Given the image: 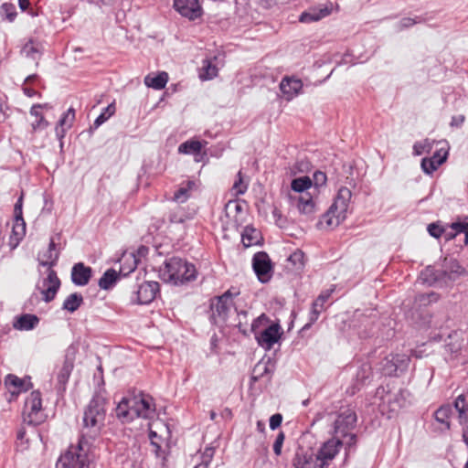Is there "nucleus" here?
Returning <instances> with one entry per match:
<instances>
[{"instance_id":"nucleus-1","label":"nucleus","mask_w":468,"mask_h":468,"mask_svg":"<svg viewBox=\"0 0 468 468\" xmlns=\"http://www.w3.org/2000/svg\"><path fill=\"white\" fill-rule=\"evenodd\" d=\"M312 187L313 181L307 176L294 178L291 182L287 197L290 206L296 208L302 215L311 216L316 210L314 197L309 191Z\"/></svg>"},{"instance_id":"nucleus-2","label":"nucleus","mask_w":468,"mask_h":468,"mask_svg":"<svg viewBox=\"0 0 468 468\" xmlns=\"http://www.w3.org/2000/svg\"><path fill=\"white\" fill-rule=\"evenodd\" d=\"M59 257V251L57 249V245L53 239H50L48 248L38 254V261L42 266H48L51 268L54 266ZM60 286V281L57 276L55 271L48 269L47 278L43 279L38 288L43 294L45 302H50L54 299L58 288Z\"/></svg>"},{"instance_id":"nucleus-3","label":"nucleus","mask_w":468,"mask_h":468,"mask_svg":"<svg viewBox=\"0 0 468 468\" xmlns=\"http://www.w3.org/2000/svg\"><path fill=\"white\" fill-rule=\"evenodd\" d=\"M160 277L165 282L175 285L194 281L197 278L195 265L178 257H172L165 261L160 270Z\"/></svg>"},{"instance_id":"nucleus-4","label":"nucleus","mask_w":468,"mask_h":468,"mask_svg":"<svg viewBox=\"0 0 468 468\" xmlns=\"http://www.w3.org/2000/svg\"><path fill=\"white\" fill-rule=\"evenodd\" d=\"M351 197L352 192L349 188L340 187L333 204L323 215L319 224L331 229L339 226L346 218Z\"/></svg>"},{"instance_id":"nucleus-5","label":"nucleus","mask_w":468,"mask_h":468,"mask_svg":"<svg viewBox=\"0 0 468 468\" xmlns=\"http://www.w3.org/2000/svg\"><path fill=\"white\" fill-rule=\"evenodd\" d=\"M356 414L351 408L340 410L333 424V437L345 441L346 448H351L356 443V436L352 432L356 423Z\"/></svg>"},{"instance_id":"nucleus-6","label":"nucleus","mask_w":468,"mask_h":468,"mask_svg":"<svg viewBox=\"0 0 468 468\" xmlns=\"http://www.w3.org/2000/svg\"><path fill=\"white\" fill-rule=\"evenodd\" d=\"M90 462L88 443L80 440L59 456L56 468H90Z\"/></svg>"},{"instance_id":"nucleus-7","label":"nucleus","mask_w":468,"mask_h":468,"mask_svg":"<svg viewBox=\"0 0 468 468\" xmlns=\"http://www.w3.org/2000/svg\"><path fill=\"white\" fill-rule=\"evenodd\" d=\"M105 399L95 396L90 401L83 414V427L90 429L93 435H97L103 426L106 410Z\"/></svg>"},{"instance_id":"nucleus-8","label":"nucleus","mask_w":468,"mask_h":468,"mask_svg":"<svg viewBox=\"0 0 468 468\" xmlns=\"http://www.w3.org/2000/svg\"><path fill=\"white\" fill-rule=\"evenodd\" d=\"M463 271L464 269L456 260L445 259L442 270L435 271L433 268L429 266L421 272L420 278L423 282H428L429 284H432L440 281L446 282L447 280L454 281L457 277L462 275Z\"/></svg>"},{"instance_id":"nucleus-9","label":"nucleus","mask_w":468,"mask_h":468,"mask_svg":"<svg viewBox=\"0 0 468 468\" xmlns=\"http://www.w3.org/2000/svg\"><path fill=\"white\" fill-rule=\"evenodd\" d=\"M239 293L237 291L228 290L222 295L216 296L210 300V320L215 324H220L227 321L234 309L233 298L239 295Z\"/></svg>"},{"instance_id":"nucleus-10","label":"nucleus","mask_w":468,"mask_h":468,"mask_svg":"<svg viewBox=\"0 0 468 468\" xmlns=\"http://www.w3.org/2000/svg\"><path fill=\"white\" fill-rule=\"evenodd\" d=\"M431 340L434 342L444 341L445 348L451 354L457 356L458 353L463 356V360L468 362V347L463 349V333L459 331H450L448 328L440 327L439 332H431Z\"/></svg>"},{"instance_id":"nucleus-11","label":"nucleus","mask_w":468,"mask_h":468,"mask_svg":"<svg viewBox=\"0 0 468 468\" xmlns=\"http://www.w3.org/2000/svg\"><path fill=\"white\" fill-rule=\"evenodd\" d=\"M267 322V317L261 314L257 319L253 320L250 325V331L254 333L259 346L266 350H270L280 338V325L273 324L269 325L260 334L257 333L258 327L263 323Z\"/></svg>"},{"instance_id":"nucleus-12","label":"nucleus","mask_w":468,"mask_h":468,"mask_svg":"<svg viewBox=\"0 0 468 468\" xmlns=\"http://www.w3.org/2000/svg\"><path fill=\"white\" fill-rule=\"evenodd\" d=\"M24 420L31 425H38L46 419L42 409V399L39 391L35 390L27 397L24 408Z\"/></svg>"},{"instance_id":"nucleus-13","label":"nucleus","mask_w":468,"mask_h":468,"mask_svg":"<svg viewBox=\"0 0 468 468\" xmlns=\"http://www.w3.org/2000/svg\"><path fill=\"white\" fill-rule=\"evenodd\" d=\"M410 356L405 354H390L380 363V369L386 376H393L404 372L410 364Z\"/></svg>"},{"instance_id":"nucleus-14","label":"nucleus","mask_w":468,"mask_h":468,"mask_svg":"<svg viewBox=\"0 0 468 468\" xmlns=\"http://www.w3.org/2000/svg\"><path fill=\"white\" fill-rule=\"evenodd\" d=\"M344 444L343 441L335 437L324 442L317 453H315L320 467L327 468Z\"/></svg>"},{"instance_id":"nucleus-15","label":"nucleus","mask_w":468,"mask_h":468,"mask_svg":"<svg viewBox=\"0 0 468 468\" xmlns=\"http://www.w3.org/2000/svg\"><path fill=\"white\" fill-rule=\"evenodd\" d=\"M132 407L135 418L153 419L155 417V404L154 399L146 394L132 397Z\"/></svg>"},{"instance_id":"nucleus-16","label":"nucleus","mask_w":468,"mask_h":468,"mask_svg":"<svg viewBox=\"0 0 468 468\" xmlns=\"http://www.w3.org/2000/svg\"><path fill=\"white\" fill-rule=\"evenodd\" d=\"M252 267L261 282H266L271 279L272 267L271 259L266 252L261 251L254 255Z\"/></svg>"},{"instance_id":"nucleus-17","label":"nucleus","mask_w":468,"mask_h":468,"mask_svg":"<svg viewBox=\"0 0 468 468\" xmlns=\"http://www.w3.org/2000/svg\"><path fill=\"white\" fill-rule=\"evenodd\" d=\"M175 9L189 20H195L202 16V7L198 0H174Z\"/></svg>"},{"instance_id":"nucleus-18","label":"nucleus","mask_w":468,"mask_h":468,"mask_svg":"<svg viewBox=\"0 0 468 468\" xmlns=\"http://www.w3.org/2000/svg\"><path fill=\"white\" fill-rule=\"evenodd\" d=\"M294 468H321L312 450L298 448L292 461Z\"/></svg>"},{"instance_id":"nucleus-19","label":"nucleus","mask_w":468,"mask_h":468,"mask_svg":"<svg viewBox=\"0 0 468 468\" xmlns=\"http://www.w3.org/2000/svg\"><path fill=\"white\" fill-rule=\"evenodd\" d=\"M159 292V283L157 282H145L139 285L136 291V302L139 304H148L156 296Z\"/></svg>"},{"instance_id":"nucleus-20","label":"nucleus","mask_w":468,"mask_h":468,"mask_svg":"<svg viewBox=\"0 0 468 468\" xmlns=\"http://www.w3.org/2000/svg\"><path fill=\"white\" fill-rule=\"evenodd\" d=\"M303 89V82L300 79L294 77H284L280 83V90L286 101H291L296 97Z\"/></svg>"},{"instance_id":"nucleus-21","label":"nucleus","mask_w":468,"mask_h":468,"mask_svg":"<svg viewBox=\"0 0 468 468\" xmlns=\"http://www.w3.org/2000/svg\"><path fill=\"white\" fill-rule=\"evenodd\" d=\"M448 156V151L444 147L438 149L431 158H423L421 160V168L427 175L432 174L437 168L443 164Z\"/></svg>"},{"instance_id":"nucleus-22","label":"nucleus","mask_w":468,"mask_h":468,"mask_svg":"<svg viewBox=\"0 0 468 468\" xmlns=\"http://www.w3.org/2000/svg\"><path fill=\"white\" fill-rule=\"evenodd\" d=\"M76 348L74 346H69L67 349L64 363L58 373V381L65 385L71 374V371L74 367Z\"/></svg>"},{"instance_id":"nucleus-23","label":"nucleus","mask_w":468,"mask_h":468,"mask_svg":"<svg viewBox=\"0 0 468 468\" xmlns=\"http://www.w3.org/2000/svg\"><path fill=\"white\" fill-rule=\"evenodd\" d=\"M91 273L90 267L85 266L82 262L76 263L71 270V281L78 286H84L89 283Z\"/></svg>"},{"instance_id":"nucleus-24","label":"nucleus","mask_w":468,"mask_h":468,"mask_svg":"<svg viewBox=\"0 0 468 468\" xmlns=\"http://www.w3.org/2000/svg\"><path fill=\"white\" fill-rule=\"evenodd\" d=\"M5 385L12 395H17L22 391H27L32 387L29 379H21L15 375H7L5 379Z\"/></svg>"},{"instance_id":"nucleus-25","label":"nucleus","mask_w":468,"mask_h":468,"mask_svg":"<svg viewBox=\"0 0 468 468\" xmlns=\"http://www.w3.org/2000/svg\"><path fill=\"white\" fill-rule=\"evenodd\" d=\"M51 107L48 103L34 104L30 108V112H29L30 115L34 116L36 118V121L33 122L31 124L34 132L38 131V130H44L49 125L48 122L45 119L44 115L42 114V112L40 111L42 109L48 110Z\"/></svg>"},{"instance_id":"nucleus-26","label":"nucleus","mask_w":468,"mask_h":468,"mask_svg":"<svg viewBox=\"0 0 468 468\" xmlns=\"http://www.w3.org/2000/svg\"><path fill=\"white\" fill-rule=\"evenodd\" d=\"M116 416L122 422H129L133 420L134 416V410L132 407V398H123L116 407Z\"/></svg>"},{"instance_id":"nucleus-27","label":"nucleus","mask_w":468,"mask_h":468,"mask_svg":"<svg viewBox=\"0 0 468 468\" xmlns=\"http://www.w3.org/2000/svg\"><path fill=\"white\" fill-rule=\"evenodd\" d=\"M74 120L75 110L73 108H69L66 112L63 113L55 128L56 136L59 140L63 139L66 132L72 126Z\"/></svg>"},{"instance_id":"nucleus-28","label":"nucleus","mask_w":468,"mask_h":468,"mask_svg":"<svg viewBox=\"0 0 468 468\" xmlns=\"http://www.w3.org/2000/svg\"><path fill=\"white\" fill-rule=\"evenodd\" d=\"M120 273H122L123 276H126L136 269L138 259L134 252L125 251L122 253L120 259Z\"/></svg>"},{"instance_id":"nucleus-29","label":"nucleus","mask_w":468,"mask_h":468,"mask_svg":"<svg viewBox=\"0 0 468 468\" xmlns=\"http://www.w3.org/2000/svg\"><path fill=\"white\" fill-rule=\"evenodd\" d=\"M452 413V410L449 405L441 406L434 412V420L438 424V429L442 431L450 429V417Z\"/></svg>"},{"instance_id":"nucleus-30","label":"nucleus","mask_w":468,"mask_h":468,"mask_svg":"<svg viewBox=\"0 0 468 468\" xmlns=\"http://www.w3.org/2000/svg\"><path fill=\"white\" fill-rule=\"evenodd\" d=\"M454 408L458 412L460 424L465 425L468 422V392L456 398Z\"/></svg>"},{"instance_id":"nucleus-31","label":"nucleus","mask_w":468,"mask_h":468,"mask_svg":"<svg viewBox=\"0 0 468 468\" xmlns=\"http://www.w3.org/2000/svg\"><path fill=\"white\" fill-rule=\"evenodd\" d=\"M168 81V74L165 71L159 72L157 75L148 74L144 78V84L154 90H162Z\"/></svg>"},{"instance_id":"nucleus-32","label":"nucleus","mask_w":468,"mask_h":468,"mask_svg":"<svg viewBox=\"0 0 468 468\" xmlns=\"http://www.w3.org/2000/svg\"><path fill=\"white\" fill-rule=\"evenodd\" d=\"M329 13L327 8H310L302 13L299 20L303 23L315 22L328 16Z\"/></svg>"},{"instance_id":"nucleus-33","label":"nucleus","mask_w":468,"mask_h":468,"mask_svg":"<svg viewBox=\"0 0 468 468\" xmlns=\"http://www.w3.org/2000/svg\"><path fill=\"white\" fill-rule=\"evenodd\" d=\"M38 323V318L34 314H24L17 318L14 326L19 330L33 329Z\"/></svg>"},{"instance_id":"nucleus-34","label":"nucleus","mask_w":468,"mask_h":468,"mask_svg":"<svg viewBox=\"0 0 468 468\" xmlns=\"http://www.w3.org/2000/svg\"><path fill=\"white\" fill-rule=\"evenodd\" d=\"M26 235V222L23 216H15L14 225L12 229V239L16 242L20 241Z\"/></svg>"},{"instance_id":"nucleus-35","label":"nucleus","mask_w":468,"mask_h":468,"mask_svg":"<svg viewBox=\"0 0 468 468\" xmlns=\"http://www.w3.org/2000/svg\"><path fill=\"white\" fill-rule=\"evenodd\" d=\"M83 303V297L80 293L74 292L69 294L63 303V309L70 313L75 312Z\"/></svg>"},{"instance_id":"nucleus-36","label":"nucleus","mask_w":468,"mask_h":468,"mask_svg":"<svg viewBox=\"0 0 468 468\" xmlns=\"http://www.w3.org/2000/svg\"><path fill=\"white\" fill-rule=\"evenodd\" d=\"M410 391H408L407 389H399L398 393L394 395L393 401H390L389 399L387 401L388 403H391L392 410H395L396 408L405 407L410 402Z\"/></svg>"},{"instance_id":"nucleus-37","label":"nucleus","mask_w":468,"mask_h":468,"mask_svg":"<svg viewBox=\"0 0 468 468\" xmlns=\"http://www.w3.org/2000/svg\"><path fill=\"white\" fill-rule=\"evenodd\" d=\"M195 183L193 181H187L183 184L178 190L174 194L173 199L178 203H185L190 197V191L194 187Z\"/></svg>"},{"instance_id":"nucleus-38","label":"nucleus","mask_w":468,"mask_h":468,"mask_svg":"<svg viewBox=\"0 0 468 468\" xmlns=\"http://www.w3.org/2000/svg\"><path fill=\"white\" fill-rule=\"evenodd\" d=\"M218 74L217 67L212 64L208 59L203 60L202 67L200 69L199 78L203 80H211Z\"/></svg>"},{"instance_id":"nucleus-39","label":"nucleus","mask_w":468,"mask_h":468,"mask_svg":"<svg viewBox=\"0 0 468 468\" xmlns=\"http://www.w3.org/2000/svg\"><path fill=\"white\" fill-rule=\"evenodd\" d=\"M202 144L199 141L189 140L181 144L178 152L186 154H197L201 152Z\"/></svg>"},{"instance_id":"nucleus-40","label":"nucleus","mask_w":468,"mask_h":468,"mask_svg":"<svg viewBox=\"0 0 468 468\" xmlns=\"http://www.w3.org/2000/svg\"><path fill=\"white\" fill-rule=\"evenodd\" d=\"M118 273L113 269L107 270L99 280V286L101 289H110L116 282Z\"/></svg>"},{"instance_id":"nucleus-41","label":"nucleus","mask_w":468,"mask_h":468,"mask_svg":"<svg viewBox=\"0 0 468 468\" xmlns=\"http://www.w3.org/2000/svg\"><path fill=\"white\" fill-rule=\"evenodd\" d=\"M259 232L252 228H246L241 235V241L245 247H250L259 242Z\"/></svg>"},{"instance_id":"nucleus-42","label":"nucleus","mask_w":468,"mask_h":468,"mask_svg":"<svg viewBox=\"0 0 468 468\" xmlns=\"http://www.w3.org/2000/svg\"><path fill=\"white\" fill-rule=\"evenodd\" d=\"M17 13L15 5L11 3H4L0 7V16L8 22H13Z\"/></svg>"},{"instance_id":"nucleus-43","label":"nucleus","mask_w":468,"mask_h":468,"mask_svg":"<svg viewBox=\"0 0 468 468\" xmlns=\"http://www.w3.org/2000/svg\"><path fill=\"white\" fill-rule=\"evenodd\" d=\"M115 112V106L113 103H111L110 105H108L105 109H104V112H101L97 118L96 120L94 121V127L95 128H98L99 126H101L103 122H105L113 113Z\"/></svg>"},{"instance_id":"nucleus-44","label":"nucleus","mask_w":468,"mask_h":468,"mask_svg":"<svg viewBox=\"0 0 468 468\" xmlns=\"http://www.w3.org/2000/svg\"><path fill=\"white\" fill-rule=\"evenodd\" d=\"M248 189V184L243 181L242 173L239 171L237 175V179L235 180L232 191L234 192V196L243 195Z\"/></svg>"},{"instance_id":"nucleus-45","label":"nucleus","mask_w":468,"mask_h":468,"mask_svg":"<svg viewBox=\"0 0 468 468\" xmlns=\"http://www.w3.org/2000/svg\"><path fill=\"white\" fill-rule=\"evenodd\" d=\"M214 453V448L207 447L201 455V462L195 465L194 468H207L213 459Z\"/></svg>"},{"instance_id":"nucleus-46","label":"nucleus","mask_w":468,"mask_h":468,"mask_svg":"<svg viewBox=\"0 0 468 468\" xmlns=\"http://www.w3.org/2000/svg\"><path fill=\"white\" fill-rule=\"evenodd\" d=\"M324 310V306H320L318 303L315 301L312 304V308L309 314V321L305 324L304 328L311 326L314 323H315L320 315V314Z\"/></svg>"},{"instance_id":"nucleus-47","label":"nucleus","mask_w":468,"mask_h":468,"mask_svg":"<svg viewBox=\"0 0 468 468\" xmlns=\"http://www.w3.org/2000/svg\"><path fill=\"white\" fill-rule=\"evenodd\" d=\"M450 229H452L456 235L463 233L465 236L464 243L468 244V223L454 222L450 225Z\"/></svg>"},{"instance_id":"nucleus-48","label":"nucleus","mask_w":468,"mask_h":468,"mask_svg":"<svg viewBox=\"0 0 468 468\" xmlns=\"http://www.w3.org/2000/svg\"><path fill=\"white\" fill-rule=\"evenodd\" d=\"M372 375V369L370 365L368 364H363L357 373H356V378L361 383H364L366 380H367Z\"/></svg>"},{"instance_id":"nucleus-49","label":"nucleus","mask_w":468,"mask_h":468,"mask_svg":"<svg viewBox=\"0 0 468 468\" xmlns=\"http://www.w3.org/2000/svg\"><path fill=\"white\" fill-rule=\"evenodd\" d=\"M22 53L27 58L37 59L38 49L32 41H29L23 47Z\"/></svg>"},{"instance_id":"nucleus-50","label":"nucleus","mask_w":468,"mask_h":468,"mask_svg":"<svg viewBox=\"0 0 468 468\" xmlns=\"http://www.w3.org/2000/svg\"><path fill=\"white\" fill-rule=\"evenodd\" d=\"M431 149V144L429 140L418 142L413 145V151L416 155H420L425 152H429Z\"/></svg>"},{"instance_id":"nucleus-51","label":"nucleus","mask_w":468,"mask_h":468,"mask_svg":"<svg viewBox=\"0 0 468 468\" xmlns=\"http://www.w3.org/2000/svg\"><path fill=\"white\" fill-rule=\"evenodd\" d=\"M427 229L429 234L436 239L440 238L444 232V228L439 223L429 224Z\"/></svg>"},{"instance_id":"nucleus-52","label":"nucleus","mask_w":468,"mask_h":468,"mask_svg":"<svg viewBox=\"0 0 468 468\" xmlns=\"http://www.w3.org/2000/svg\"><path fill=\"white\" fill-rule=\"evenodd\" d=\"M327 177L325 173L322 171H315L313 176V186H314L315 188L324 186L326 183Z\"/></svg>"},{"instance_id":"nucleus-53","label":"nucleus","mask_w":468,"mask_h":468,"mask_svg":"<svg viewBox=\"0 0 468 468\" xmlns=\"http://www.w3.org/2000/svg\"><path fill=\"white\" fill-rule=\"evenodd\" d=\"M285 440V434L283 431H280L273 443V452L276 455H281L282 448Z\"/></svg>"},{"instance_id":"nucleus-54","label":"nucleus","mask_w":468,"mask_h":468,"mask_svg":"<svg viewBox=\"0 0 468 468\" xmlns=\"http://www.w3.org/2000/svg\"><path fill=\"white\" fill-rule=\"evenodd\" d=\"M420 21L415 19V18L404 17L397 25V29L399 31H400V30H403L405 28L410 27H412L413 25H415V24H417Z\"/></svg>"},{"instance_id":"nucleus-55","label":"nucleus","mask_w":468,"mask_h":468,"mask_svg":"<svg viewBox=\"0 0 468 468\" xmlns=\"http://www.w3.org/2000/svg\"><path fill=\"white\" fill-rule=\"evenodd\" d=\"M335 288L327 289L323 291L319 296L316 298L315 302L320 304V306H324L325 302L331 297L334 292Z\"/></svg>"},{"instance_id":"nucleus-56","label":"nucleus","mask_w":468,"mask_h":468,"mask_svg":"<svg viewBox=\"0 0 468 468\" xmlns=\"http://www.w3.org/2000/svg\"><path fill=\"white\" fill-rule=\"evenodd\" d=\"M282 414H280V413L273 414L270 418V428L271 430H276L278 427H280V425L282 424Z\"/></svg>"},{"instance_id":"nucleus-57","label":"nucleus","mask_w":468,"mask_h":468,"mask_svg":"<svg viewBox=\"0 0 468 468\" xmlns=\"http://www.w3.org/2000/svg\"><path fill=\"white\" fill-rule=\"evenodd\" d=\"M238 317H239V322L237 324V326L239 327V329L243 332L244 334L246 333V324H247V320H246V317H247V312H241V313H239L238 314Z\"/></svg>"},{"instance_id":"nucleus-58","label":"nucleus","mask_w":468,"mask_h":468,"mask_svg":"<svg viewBox=\"0 0 468 468\" xmlns=\"http://www.w3.org/2000/svg\"><path fill=\"white\" fill-rule=\"evenodd\" d=\"M438 300L437 295L434 292L420 294L418 296V301L423 303L436 302Z\"/></svg>"},{"instance_id":"nucleus-59","label":"nucleus","mask_w":468,"mask_h":468,"mask_svg":"<svg viewBox=\"0 0 468 468\" xmlns=\"http://www.w3.org/2000/svg\"><path fill=\"white\" fill-rule=\"evenodd\" d=\"M272 216L275 219L276 224L280 227H282L284 224V219L282 218L281 211L277 208H274L272 211Z\"/></svg>"},{"instance_id":"nucleus-60","label":"nucleus","mask_w":468,"mask_h":468,"mask_svg":"<svg viewBox=\"0 0 468 468\" xmlns=\"http://www.w3.org/2000/svg\"><path fill=\"white\" fill-rule=\"evenodd\" d=\"M22 206H23V196H21L18 200L16 201L14 208L15 216L20 217L23 216L22 212Z\"/></svg>"},{"instance_id":"nucleus-61","label":"nucleus","mask_w":468,"mask_h":468,"mask_svg":"<svg viewBox=\"0 0 468 468\" xmlns=\"http://www.w3.org/2000/svg\"><path fill=\"white\" fill-rule=\"evenodd\" d=\"M464 122L463 115L453 116L452 118L451 125L452 126H460Z\"/></svg>"},{"instance_id":"nucleus-62","label":"nucleus","mask_w":468,"mask_h":468,"mask_svg":"<svg viewBox=\"0 0 468 468\" xmlns=\"http://www.w3.org/2000/svg\"><path fill=\"white\" fill-rule=\"evenodd\" d=\"M442 235H444L446 240H451L457 236L455 233H453V230L450 229V226L446 229L444 228V232Z\"/></svg>"},{"instance_id":"nucleus-63","label":"nucleus","mask_w":468,"mask_h":468,"mask_svg":"<svg viewBox=\"0 0 468 468\" xmlns=\"http://www.w3.org/2000/svg\"><path fill=\"white\" fill-rule=\"evenodd\" d=\"M18 5L22 11H26L28 9L30 2L29 0H18Z\"/></svg>"},{"instance_id":"nucleus-64","label":"nucleus","mask_w":468,"mask_h":468,"mask_svg":"<svg viewBox=\"0 0 468 468\" xmlns=\"http://www.w3.org/2000/svg\"><path fill=\"white\" fill-rule=\"evenodd\" d=\"M23 92L27 97H33L36 94H37V92L35 90L27 88V87H23Z\"/></svg>"}]
</instances>
